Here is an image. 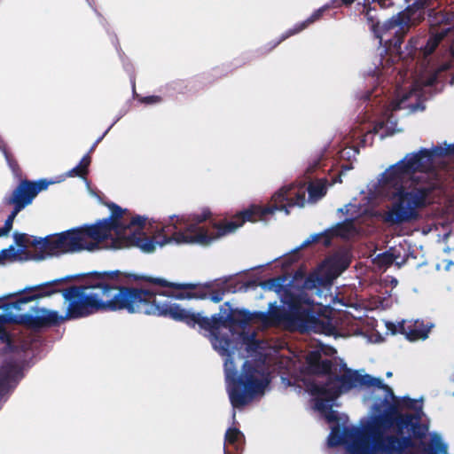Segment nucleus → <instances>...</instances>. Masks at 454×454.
<instances>
[{
	"label": "nucleus",
	"instance_id": "f257e3e1",
	"mask_svg": "<svg viewBox=\"0 0 454 454\" xmlns=\"http://www.w3.org/2000/svg\"><path fill=\"white\" fill-rule=\"evenodd\" d=\"M127 275L120 270L90 271L87 273L69 275L40 285L25 287L17 292V302L25 308L31 301L62 293L67 303L66 314L59 315L58 311L44 308L29 306L22 311L24 325L33 330L58 326L66 320L87 317L98 312L127 310L129 313H139L150 316L165 317L169 315L151 312V308L159 307L163 310L166 307L178 306L167 301H160L158 297H172L176 300H205L220 302L229 292L226 281H213L204 284H178L169 282L162 278L133 275L134 279L142 280L153 286L169 287L178 292L158 291L155 288H138L125 286Z\"/></svg>",
	"mask_w": 454,
	"mask_h": 454
},
{
	"label": "nucleus",
	"instance_id": "f03ea898",
	"mask_svg": "<svg viewBox=\"0 0 454 454\" xmlns=\"http://www.w3.org/2000/svg\"><path fill=\"white\" fill-rule=\"evenodd\" d=\"M416 173L419 171L410 154L382 173L379 189L391 201L387 210L380 214L384 223L395 226L417 221L419 211L429 205V196L434 191L431 184L415 185L410 190L405 187L409 180L418 182Z\"/></svg>",
	"mask_w": 454,
	"mask_h": 454
},
{
	"label": "nucleus",
	"instance_id": "7ed1b4c3",
	"mask_svg": "<svg viewBox=\"0 0 454 454\" xmlns=\"http://www.w3.org/2000/svg\"><path fill=\"white\" fill-rule=\"evenodd\" d=\"M111 210V215L107 218L98 221L90 225H84L87 230V235L96 243V249L99 245L111 237L114 231L116 234L112 239L111 247L114 249H122L131 247L140 248L145 253H152L156 248V240L150 238L143 231L145 226V218L136 215L126 223L123 220V215L127 209H122L117 204L111 202L108 204Z\"/></svg>",
	"mask_w": 454,
	"mask_h": 454
},
{
	"label": "nucleus",
	"instance_id": "20e7f679",
	"mask_svg": "<svg viewBox=\"0 0 454 454\" xmlns=\"http://www.w3.org/2000/svg\"><path fill=\"white\" fill-rule=\"evenodd\" d=\"M342 374L330 376L323 383L315 381L307 385L309 392L316 396V407L317 410H325L329 405L327 403L333 402L342 393L348 392L352 388L361 386L366 387H377L387 393V396H393L392 388L383 383L380 378H375L370 374H359L357 371L351 370L345 363L340 364Z\"/></svg>",
	"mask_w": 454,
	"mask_h": 454
},
{
	"label": "nucleus",
	"instance_id": "39448f33",
	"mask_svg": "<svg viewBox=\"0 0 454 454\" xmlns=\"http://www.w3.org/2000/svg\"><path fill=\"white\" fill-rule=\"evenodd\" d=\"M211 215L209 210H205L201 214H194L192 216V223H186L183 218L173 215L170 217V223L162 226L156 240V246L163 247L170 242L176 244H200L207 246L212 241L220 238L218 229L215 224L223 223H215L213 229L216 231L209 232L204 226L200 224L207 220Z\"/></svg>",
	"mask_w": 454,
	"mask_h": 454
},
{
	"label": "nucleus",
	"instance_id": "423d86ee",
	"mask_svg": "<svg viewBox=\"0 0 454 454\" xmlns=\"http://www.w3.org/2000/svg\"><path fill=\"white\" fill-rule=\"evenodd\" d=\"M305 204V192L300 191L294 185L284 186L275 192L271 198V206L261 207L251 206L249 208L239 212L236 219L215 224L218 229L217 236H224L234 231L246 222H257L262 220L267 215L272 214L276 210H284L286 215L289 214L288 207L294 206L303 207Z\"/></svg>",
	"mask_w": 454,
	"mask_h": 454
},
{
	"label": "nucleus",
	"instance_id": "0eeeda50",
	"mask_svg": "<svg viewBox=\"0 0 454 454\" xmlns=\"http://www.w3.org/2000/svg\"><path fill=\"white\" fill-rule=\"evenodd\" d=\"M224 366L228 382V395L234 408L244 407L255 395L263 393L268 380L262 378V374L254 364L246 361L239 375H238L231 360H226Z\"/></svg>",
	"mask_w": 454,
	"mask_h": 454
},
{
	"label": "nucleus",
	"instance_id": "6e6552de",
	"mask_svg": "<svg viewBox=\"0 0 454 454\" xmlns=\"http://www.w3.org/2000/svg\"><path fill=\"white\" fill-rule=\"evenodd\" d=\"M282 302L286 306L285 319L301 333H330L333 326L329 319H321L315 312L314 301L304 293L286 290Z\"/></svg>",
	"mask_w": 454,
	"mask_h": 454
},
{
	"label": "nucleus",
	"instance_id": "1a4fd4ad",
	"mask_svg": "<svg viewBox=\"0 0 454 454\" xmlns=\"http://www.w3.org/2000/svg\"><path fill=\"white\" fill-rule=\"evenodd\" d=\"M158 309L159 307L151 308V312L169 315L175 321L184 323L190 327L199 325L201 330L205 331H215L219 330L221 326L227 325L245 328L249 325V310L246 309H232L226 317L215 314L211 317H202L200 313H193L178 306H172L168 309L165 307L161 311Z\"/></svg>",
	"mask_w": 454,
	"mask_h": 454
},
{
	"label": "nucleus",
	"instance_id": "9d476101",
	"mask_svg": "<svg viewBox=\"0 0 454 454\" xmlns=\"http://www.w3.org/2000/svg\"><path fill=\"white\" fill-rule=\"evenodd\" d=\"M34 247H39L41 254L37 257L42 260L45 254L53 256L63 254L76 253L82 250L94 251L96 243L92 242L84 225L74 228L54 236H47L44 239L34 238L31 242Z\"/></svg>",
	"mask_w": 454,
	"mask_h": 454
},
{
	"label": "nucleus",
	"instance_id": "9b49d317",
	"mask_svg": "<svg viewBox=\"0 0 454 454\" xmlns=\"http://www.w3.org/2000/svg\"><path fill=\"white\" fill-rule=\"evenodd\" d=\"M16 302L17 293L0 298V342L4 344L2 348L3 354L20 353L28 348L25 341L15 340L5 329V325L11 324L24 325L22 311L26 309L20 307V304H15Z\"/></svg>",
	"mask_w": 454,
	"mask_h": 454
},
{
	"label": "nucleus",
	"instance_id": "f8f14e48",
	"mask_svg": "<svg viewBox=\"0 0 454 454\" xmlns=\"http://www.w3.org/2000/svg\"><path fill=\"white\" fill-rule=\"evenodd\" d=\"M50 184L51 182L46 179L38 181L22 179L13 191L4 198L3 203L5 206L13 207L4 225L8 231H11L12 229L13 221L17 215L30 205L40 192L46 190Z\"/></svg>",
	"mask_w": 454,
	"mask_h": 454
},
{
	"label": "nucleus",
	"instance_id": "ddd939ff",
	"mask_svg": "<svg viewBox=\"0 0 454 454\" xmlns=\"http://www.w3.org/2000/svg\"><path fill=\"white\" fill-rule=\"evenodd\" d=\"M364 17L371 30L380 43L384 42L388 48L395 51L401 49L404 39L403 31L400 29L401 25L390 24L393 20H395V15L380 24L377 10L369 7L364 12Z\"/></svg>",
	"mask_w": 454,
	"mask_h": 454
},
{
	"label": "nucleus",
	"instance_id": "4468645a",
	"mask_svg": "<svg viewBox=\"0 0 454 454\" xmlns=\"http://www.w3.org/2000/svg\"><path fill=\"white\" fill-rule=\"evenodd\" d=\"M372 432L375 437V449L373 450L376 453L403 454L406 449L414 446V442L410 435L384 434L383 432L377 430L375 427H372Z\"/></svg>",
	"mask_w": 454,
	"mask_h": 454
},
{
	"label": "nucleus",
	"instance_id": "2eb2a0df",
	"mask_svg": "<svg viewBox=\"0 0 454 454\" xmlns=\"http://www.w3.org/2000/svg\"><path fill=\"white\" fill-rule=\"evenodd\" d=\"M430 0H415L405 10L395 15L390 24L401 25L400 29L403 31L404 36L412 26L419 24L424 20L425 9L429 6Z\"/></svg>",
	"mask_w": 454,
	"mask_h": 454
},
{
	"label": "nucleus",
	"instance_id": "dca6fc26",
	"mask_svg": "<svg viewBox=\"0 0 454 454\" xmlns=\"http://www.w3.org/2000/svg\"><path fill=\"white\" fill-rule=\"evenodd\" d=\"M355 230V224L353 219H346L341 223H337L334 227L326 230L325 231L318 234L312 235L309 239H306L295 252H299L301 249L309 246L313 243L321 242L325 247H329L332 243V239L334 237L345 238L348 236Z\"/></svg>",
	"mask_w": 454,
	"mask_h": 454
},
{
	"label": "nucleus",
	"instance_id": "f3484780",
	"mask_svg": "<svg viewBox=\"0 0 454 454\" xmlns=\"http://www.w3.org/2000/svg\"><path fill=\"white\" fill-rule=\"evenodd\" d=\"M343 444L350 443L351 451L355 454H373V443L366 428L362 432L359 428L345 427L342 429Z\"/></svg>",
	"mask_w": 454,
	"mask_h": 454
},
{
	"label": "nucleus",
	"instance_id": "a211bd4d",
	"mask_svg": "<svg viewBox=\"0 0 454 454\" xmlns=\"http://www.w3.org/2000/svg\"><path fill=\"white\" fill-rule=\"evenodd\" d=\"M409 154L417 166L419 173H427L433 169L434 157L450 155V151L448 152L444 147L438 145L433 147L431 150L423 148L418 153Z\"/></svg>",
	"mask_w": 454,
	"mask_h": 454
},
{
	"label": "nucleus",
	"instance_id": "6ab92c4d",
	"mask_svg": "<svg viewBox=\"0 0 454 454\" xmlns=\"http://www.w3.org/2000/svg\"><path fill=\"white\" fill-rule=\"evenodd\" d=\"M308 370L314 375L333 376V369L335 364L330 359H322L321 353L317 350L310 351L306 356Z\"/></svg>",
	"mask_w": 454,
	"mask_h": 454
},
{
	"label": "nucleus",
	"instance_id": "aec40b11",
	"mask_svg": "<svg viewBox=\"0 0 454 454\" xmlns=\"http://www.w3.org/2000/svg\"><path fill=\"white\" fill-rule=\"evenodd\" d=\"M326 8L322 7L316 10L307 20L304 21L296 24L293 28L287 30L285 34L281 35L279 40L275 43L274 47L279 44L281 42L285 41L288 37L296 35L305 28H307L310 24L321 19L323 13L325 12Z\"/></svg>",
	"mask_w": 454,
	"mask_h": 454
},
{
	"label": "nucleus",
	"instance_id": "412c9836",
	"mask_svg": "<svg viewBox=\"0 0 454 454\" xmlns=\"http://www.w3.org/2000/svg\"><path fill=\"white\" fill-rule=\"evenodd\" d=\"M394 424H395V416L384 412L382 415L378 416L374 422L366 427V434H368L372 439V442L373 443V450L375 449V437L372 432V427H375L377 430L383 432L381 428H389Z\"/></svg>",
	"mask_w": 454,
	"mask_h": 454
},
{
	"label": "nucleus",
	"instance_id": "4be33fe9",
	"mask_svg": "<svg viewBox=\"0 0 454 454\" xmlns=\"http://www.w3.org/2000/svg\"><path fill=\"white\" fill-rule=\"evenodd\" d=\"M428 332V329L423 327L422 323L419 321H415L414 323L409 322L406 338L411 341L425 340L427 338Z\"/></svg>",
	"mask_w": 454,
	"mask_h": 454
},
{
	"label": "nucleus",
	"instance_id": "5701e85b",
	"mask_svg": "<svg viewBox=\"0 0 454 454\" xmlns=\"http://www.w3.org/2000/svg\"><path fill=\"white\" fill-rule=\"evenodd\" d=\"M213 336V345L215 349H218L222 355L229 353L231 345V340L227 335H222L219 330L208 331Z\"/></svg>",
	"mask_w": 454,
	"mask_h": 454
},
{
	"label": "nucleus",
	"instance_id": "b1692460",
	"mask_svg": "<svg viewBox=\"0 0 454 454\" xmlns=\"http://www.w3.org/2000/svg\"><path fill=\"white\" fill-rule=\"evenodd\" d=\"M90 156L89 155V153L85 154L80 160L79 164L69 170L68 176L86 178L87 175L89 174V167L90 165Z\"/></svg>",
	"mask_w": 454,
	"mask_h": 454
},
{
	"label": "nucleus",
	"instance_id": "393cba45",
	"mask_svg": "<svg viewBox=\"0 0 454 454\" xmlns=\"http://www.w3.org/2000/svg\"><path fill=\"white\" fill-rule=\"evenodd\" d=\"M276 315H277L276 312L270 314L269 312H264V311H254V312L249 311L248 321H249V324L252 322L258 321V322H261L263 325L268 326V325H272V319L275 317Z\"/></svg>",
	"mask_w": 454,
	"mask_h": 454
},
{
	"label": "nucleus",
	"instance_id": "a878e982",
	"mask_svg": "<svg viewBox=\"0 0 454 454\" xmlns=\"http://www.w3.org/2000/svg\"><path fill=\"white\" fill-rule=\"evenodd\" d=\"M414 419L419 420V417H415L411 413L397 414V416H395V425L398 428L397 433L402 434L404 428L411 427L415 423L413 422Z\"/></svg>",
	"mask_w": 454,
	"mask_h": 454
},
{
	"label": "nucleus",
	"instance_id": "bb28decb",
	"mask_svg": "<svg viewBox=\"0 0 454 454\" xmlns=\"http://www.w3.org/2000/svg\"><path fill=\"white\" fill-rule=\"evenodd\" d=\"M385 392V397L382 401V403L387 406L385 410V413L397 416V414H400L399 408H400V401L399 399L393 393V396H387V393Z\"/></svg>",
	"mask_w": 454,
	"mask_h": 454
},
{
	"label": "nucleus",
	"instance_id": "cd10ccee",
	"mask_svg": "<svg viewBox=\"0 0 454 454\" xmlns=\"http://www.w3.org/2000/svg\"><path fill=\"white\" fill-rule=\"evenodd\" d=\"M244 438L243 434L236 427H230L225 433V442L235 447Z\"/></svg>",
	"mask_w": 454,
	"mask_h": 454
},
{
	"label": "nucleus",
	"instance_id": "c85d7f7f",
	"mask_svg": "<svg viewBox=\"0 0 454 454\" xmlns=\"http://www.w3.org/2000/svg\"><path fill=\"white\" fill-rule=\"evenodd\" d=\"M423 444L422 452L423 454H437L438 452H446L447 447L446 445L441 442L440 439L429 443Z\"/></svg>",
	"mask_w": 454,
	"mask_h": 454
},
{
	"label": "nucleus",
	"instance_id": "c756f323",
	"mask_svg": "<svg viewBox=\"0 0 454 454\" xmlns=\"http://www.w3.org/2000/svg\"><path fill=\"white\" fill-rule=\"evenodd\" d=\"M343 444L342 430L340 426H334L328 436V445L330 447H337Z\"/></svg>",
	"mask_w": 454,
	"mask_h": 454
},
{
	"label": "nucleus",
	"instance_id": "7c9ffc66",
	"mask_svg": "<svg viewBox=\"0 0 454 454\" xmlns=\"http://www.w3.org/2000/svg\"><path fill=\"white\" fill-rule=\"evenodd\" d=\"M3 153L4 155V158L8 163L9 168L12 171L13 175L16 176H20L21 175V168L17 161V160L14 158L12 153H10L6 147H4L2 149Z\"/></svg>",
	"mask_w": 454,
	"mask_h": 454
},
{
	"label": "nucleus",
	"instance_id": "2f4dec72",
	"mask_svg": "<svg viewBox=\"0 0 454 454\" xmlns=\"http://www.w3.org/2000/svg\"><path fill=\"white\" fill-rule=\"evenodd\" d=\"M335 276H330L325 280L322 277L317 275H309L305 280V286L307 288L316 287L317 285H324L326 281L330 282Z\"/></svg>",
	"mask_w": 454,
	"mask_h": 454
},
{
	"label": "nucleus",
	"instance_id": "473e14b6",
	"mask_svg": "<svg viewBox=\"0 0 454 454\" xmlns=\"http://www.w3.org/2000/svg\"><path fill=\"white\" fill-rule=\"evenodd\" d=\"M308 192L312 198H321L325 194L326 189L324 184H310L308 187Z\"/></svg>",
	"mask_w": 454,
	"mask_h": 454
},
{
	"label": "nucleus",
	"instance_id": "72a5a7b5",
	"mask_svg": "<svg viewBox=\"0 0 454 454\" xmlns=\"http://www.w3.org/2000/svg\"><path fill=\"white\" fill-rule=\"evenodd\" d=\"M15 244L21 248V250L25 249L28 245L31 246V242L33 240L30 239V237L26 233H18L15 232L13 235Z\"/></svg>",
	"mask_w": 454,
	"mask_h": 454
},
{
	"label": "nucleus",
	"instance_id": "f704fd0d",
	"mask_svg": "<svg viewBox=\"0 0 454 454\" xmlns=\"http://www.w3.org/2000/svg\"><path fill=\"white\" fill-rule=\"evenodd\" d=\"M399 401L400 406L403 408L414 410L416 411H421L422 407L420 405H418L417 400L415 399H412L409 396H404Z\"/></svg>",
	"mask_w": 454,
	"mask_h": 454
},
{
	"label": "nucleus",
	"instance_id": "c9c22d12",
	"mask_svg": "<svg viewBox=\"0 0 454 454\" xmlns=\"http://www.w3.org/2000/svg\"><path fill=\"white\" fill-rule=\"evenodd\" d=\"M1 262H4L5 260H15L17 258V252L14 249L13 246H11L9 248L3 249L0 252Z\"/></svg>",
	"mask_w": 454,
	"mask_h": 454
},
{
	"label": "nucleus",
	"instance_id": "e433bc0d",
	"mask_svg": "<svg viewBox=\"0 0 454 454\" xmlns=\"http://www.w3.org/2000/svg\"><path fill=\"white\" fill-rule=\"evenodd\" d=\"M412 434L415 438L422 439L426 435L427 428L424 427L418 420L411 427Z\"/></svg>",
	"mask_w": 454,
	"mask_h": 454
},
{
	"label": "nucleus",
	"instance_id": "4c0bfd02",
	"mask_svg": "<svg viewBox=\"0 0 454 454\" xmlns=\"http://www.w3.org/2000/svg\"><path fill=\"white\" fill-rule=\"evenodd\" d=\"M349 265V262L343 257L333 259L332 266L338 270L339 272L345 270Z\"/></svg>",
	"mask_w": 454,
	"mask_h": 454
},
{
	"label": "nucleus",
	"instance_id": "58836bf2",
	"mask_svg": "<svg viewBox=\"0 0 454 454\" xmlns=\"http://www.w3.org/2000/svg\"><path fill=\"white\" fill-rule=\"evenodd\" d=\"M162 98L160 96H157V95H152V96H146V97H142L139 101L143 104H145V105H154V104H159V103H161L162 102Z\"/></svg>",
	"mask_w": 454,
	"mask_h": 454
},
{
	"label": "nucleus",
	"instance_id": "ea45409f",
	"mask_svg": "<svg viewBox=\"0 0 454 454\" xmlns=\"http://www.w3.org/2000/svg\"><path fill=\"white\" fill-rule=\"evenodd\" d=\"M327 404L329 405V407H327L325 409L328 410V413L326 414V419L327 421L329 422H338L339 421V416L337 414V412L335 411H333L332 410V405L330 404V403H327ZM322 411H325V410H321Z\"/></svg>",
	"mask_w": 454,
	"mask_h": 454
},
{
	"label": "nucleus",
	"instance_id": "a19ab883",
	"mask_svg": "<svg viewBox=\"0 0 454 454\" xmlns=\"http://www.w3.org/2000/svg\"><path fill=\"white\" fill-rule=\"evenodd\" d=\"M380 259L382 263L387 264V265L392 264V262L394 261L393 255L388 253H383L382 254H380Z\"/></svg>",
	"mask_w": 454,
	"mask_h": 454
},
{
	"label": "nucleus",
	"instance_id": "79ce46f5",
	"mask_svg": "<svg viewBox=\"0 0 454 454\" xmlns=\"http://www.w3.org/2000/svg\"><path fill=\"white\" fill-rule=\"evenodd\" d=\"M408 327H409V323H406L405 321H402V322L398 323L397 333H401V334L407 336Z\"/></svg>",
	"mask_w": 454,
	"mask_h": 454
},
{
	"label": "nucleus",
	"instance_id": "37998d69",
	"mask_svg": "<svg viewBox=\"0 0 454 454\" xmlns=\"http://www.w3.org/2000/svg\"><path fill=\"white\" fill-rule=\"evenodd\" d=\"M386 326H387V329L391 332L392 334H396L397 333V325L392 323V322H387L386 324Z\"/></svg>",
	"mask_w": 454,
	"mask_h": 454
},
{
	"label": "nucleus",
	"instance_id": "c03bdc74",
	"mask_svg": "<svg viewBox=\"0 0 454 454\" xmlns=\"http://www.w3.org/2000/svg\"><path fill=\"white\" fill-rule=\"evenodd\" d=\"M106 133H107V130H106V131L104 132V134H103L101 137H99L95 141V143L92 145V146L90 147V151H89V153H88L89 154H90V153H92V152L96 149L97 145H98L102 141V139H103V138H104V137L106 135Z\"/></svg>",
	"mask_w": 454,
	"mask_h": 454
},
{
	"label": "nucleus",
	"instance_id": "a18cd8bd",
	"mask_svg": "<svg viewBox=\"0 0 454 454\" xmlns=\"http://www.w3.org/2000/svg\"><path fill=\"white\" fill-rule=\"evenodd\" d=\"M379 4L381 8H387L389 7L390 5H392L393 4L391 3L390 0H380L379 1Z\"/></svg>",
	"mask_w": 454,
	"mask_h": 454
},
{
	"label": "nucleus",
	"instance_id": "49530a36",
	"mask_svg": "<svg viewBox=\"0 0 454 454\" xmlns=\"http://www.w3.org/2000/svg\"><path fill=\"white\" fill-rule=\"evenodd\" d=\"M10 232L4 226L0 227V237L5 236Z\"/></svg>",
	"mask_w": 454,
	"mask_h": 454
},
{
	"label": "nucleus",
	"instance_id": "de8ad7c7",
	"mask_svg": "<svg viewBox=\"0 0 454 454\" xmlns=\"http://www.w3.org/2000/svg\"><path fill=\"white\" fill-rule=\"evenodd\" d=\"M340 1L344 5L348 6V5H351L356 0H340Z\"/></svg>",
	"mask_w": 454,
	"mask_h": 454
},
{
	"label": "nucleus",
	"instance_id": "09e8293b",
	"mask_svg": "<svg viewBox=\"0 0 454 454\" xmlns=\"http://www.w3.org/2000/svg\"><path fill=\"white\" fill-rule=\"evenodd\" d=\"M444 148L447 149L448 152L450 151V155L454 153V145H448L447 147Z\"/></svg>",
	"mask_w": 454,
	"mask_h": 454
},
{
	"label": "nucleus",
	"instance_id": "8fccbe9b",
	"mask_svg": "<svg viewBox=\"0 0 454 454\" xmlns=\"http://www.w3.org/2000/svg\"><path fill=\"white\" fill-rule=\"evenodd\" d=\"M441 39H442V35H441V36L437 39V41L434 43V44L433 48L431 49V51H433V50H434V48L437 45L438 42H439Z\"/></svg>",
	"mask_w": 454,
	"mask_h": 454
},
{
	"label": "nucleus",
	"instance_id": "3c124183",
	"mask_svg": "<svg viewBox=\"0 0 454 454\" xmlns=\"http://www.w3.org/2000/svg\"><path fill=\"white\" fill-rule=\"evenodd\" d=\"M450 85L454 84V75L451 77V80H450Z\"/></svg>",
	"mask_w": 454,
	"mask_h": 454
},
{
	"label": "nucleus",
	"instance_id": "603ef678",
	"mask_svg": "<svg viewBox=\"0 0 454 454\" xmlns=\"http://www.w3.org/2000/svg\"><path fill=\"white\" fill-rule=\"evenodd\" d=\"M391 376H392V372H387V377H388V378H389V377H391Z\"/></svg>",
	"mask_w": 454,
	"mask_h": 454
},
{
	"label": "nucleus",
	"instance_id": "864d4df0",
	"mask_svg": "<svg viewBox=\"0 0 454 454\" xmlns=\"http://www.w3.org/2000/svg\"><path fill=\"white\" fill-rule=\"evenodd\" d=\"M452 395L454 396V392H453V395Z\"/></svg>",
	"mask_w": 454,
	"mask_h": 454
}]
</instances>
